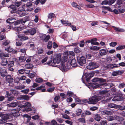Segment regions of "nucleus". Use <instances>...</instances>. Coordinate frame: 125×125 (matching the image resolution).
Listing matches in <instances>:
<instances>
[{"mask_svg": "<svg viewBox=\"0 0 125 125\" xmlns=\"http://www.w3.org/2000/svg\"><path fill=\"white\" fill-rule=\"evenodd\" d=\"M81 51V49L78 47L75 48L74 49V52L76 53H79Z\"/></svg>", "mask_w": 125, "mask_h": 125, "instance_id": "nucleus-44", "label": "nucleus"}, {"mask_svg": "<svg viewBox=\"0 0 125 125\" xmlns=\"http://www.w3.org/2000/svg\"><path fill=\"white\" fill-rule=\"evenodd\" d=\"M92 81L93 82H97V84L96 85H97L99 84H100L101 83H104L105 82V80L103 78H95L93 79Z\"/></svg>", "mask_w": 125, "mask_h": 125, "instance_id": "nucleus-11", "label": "nucleus"}, {"mask_svg": "<svg viewBox=\"0 0 125 125\" xmlns=\"http://www.w3.org/2000/svg\"><path fill=\"white\" fill-rule=\"evenodd\" d=\"M112 86V83H101L100 84H99L97 85L94 86H93L94 88H102V87H104V88L106 89H108Z\"/></svg>", "mask_w": 125, "mask_h": 125, "instance_id": "nucleus-4", "label": "nucleus"}, {"mask_svg": "<svg viewBox=\"0 0 125 125\" xmlns=\"http://www.w3.org/2000/svg\"><path fill=\"white\" fill-rule=\"evenodd\" d=\"M36 32V30L34 28L28 29L26 31H24L23 33L26 35L30 34L33 35L35 34Z\"/></svg>", "mask_w": 125, "mask_h": 125, "instance_id": "nucleus-6", "label": "nucleus"}, {"mask_svg": "<svg viewBox=\"0 0 125 125\" xmlns=\"http://www.w3.org/2000/svg\"><path fill=\"white\" fill-rule=\"evenodd\" d=\"M61 60V57L60 56H58L54 58L53 61V64H59Z\"/></svg>", "mask_w": 125, "mask_h": 125, "instance_id": "nucleus-14", "label": "nucleus"}, {"mask_svg": "<svg viewBox=\"0 0 125 125\" xmlns=\"http://www.w3.org/2000/svg\"><path fill=\"white\" fill-rule=\"evenodd\" d=\"M26 59L25 56H21L19 58V60L20 62L24 61Z\"/></svg>", "mask_w": 125, "mask_h": 125, "instance_id": "nucleus-54", "label": "nucleus"}, {"mask_svg": "<svg viewBox=\"0 0 125 125\" xmlns=\"http://www.w3.org/2000/svg\"><path fill=\"white\" fill-rule=\"evenodd\" d=\"M77 121L79 122H81L83 123H85V119L83 118H81L78 119Z\"/></svg>", "mask_w": 125, "mask_h": 125, "instance_id": "nucleus-46", "label": "nucleus"}, {"mask_svg": "<svg viewBox=\"0 0 125 125\" xmlns=\"http://www.w3.org/2000/svg\"><path fill=\"white\" fill-rule=\"evenodd\" d=\"M18 37L19 38L20 40L22 41L27 40L28 39L27 36L22 34L18 35Z\"/></svg>", "mask_w": 125, "mask_h": 125, "instance_id": "nucleus-16", "label": "nucleus"}, {"mask_svg": "<svg viewBox=\"0 0 125 125\" xmlns=\"http://www.w3.org/2000/svg\"><path fill=\"white\" fill-rule=\"evenodd\" d=\"M102 114L103 115H111L112 114V112L109 111L105 110L102 112Z\"/></svg>", "mask_w": 125, "mask_h": 125, "instance_id": "nucleus-31", "label": "nucleus"}, {"mask_svg": "<svg viewBox=\"0 0 125 125\" xmlns=\"http://www.w3.org/2000/svg\"><path fill=\"white\" fill-rule=\"evenodd\" d=\"M76 115L77 116L80 115L82 113V110L80 109H78L76 111Z\"/></svg>", "mask_w": 125, "mask_h": 125, "instance_id": "nucleus-49", "label": "nucleus"}, {"mask_svg": "<svg viewBox=\"0 0 125 125\" xmlns=\"http://www.w3.org/2000/svg\"><path fill=\"white\" fill-rule=\"evenodd\" d=\"M9 54L7 53H0V57H9Z\"/></svg>", "mask_w": 125, "mask_h": 125, "instance_id": "nucleus-34", "label": "nucleus"}, {"mask_svg": "<svg viewBox=\"0 0 125 125\" xmlns=\"http://www.w3.org/2000/svg\"><path fill=\"white\" fill-rule=\"evenodd\" d=\"M82 103H80V104L82 105L84 104L88 103L89 104V100H87L86 99H83L82 101Z\"/></svg>", "mask_w": 125, "mask_h": 125, "instance_id": "nucleus-45", "label": "nucleus"}, {"mask_svg": "<svg viewBox=\"0 0 125 125\" xmlns=\"http://www.w3.org/2000/svg\"><path fill=\"white\" fill-rule=\"evenodd\" d=\"M101 118V117L100 115L98 114L94 116V119L98 121H99Z\"/></svg>", "mask_w": 125, "mask_h": 125, "instance_id": "nucleus-40", "label": "nucleus"}, {"mask_svg": "<svg viewBox=\"0 0 125 125\" xmlns=\"http://www.w3.org/2000/svg\"><path fill=\"white\" fill-rule=\"evenodd\" d=\"M31 106V104L29 102L25 103L24 104V108H25L23 110L26 112L31 111L32 113H35L36 112L35 109L32 107V108L29 107Z\"/></svg>", "mask_w": 125, "mask_h": 125, "instance_id": "nucleus-2", "label": "nucleus"}, {"mask_svg": "<svg viewBox=\"0 0 125 125\" xmlns=\"http://www.w3.org/2000/svg\"><path fill=\"white\" fill-rule=\"evenodd\" d=\"M21 24L25 23L26 21L30 20V19L29 16H26L21 19Z\"/></svg>", "mask_w": 125, "mask_h": 125, "instance_id": "nucleus-22", "label": "nucleus"}, {"mask_svg": "<svg viewBox=\"0 0 125 125\" xmlns=\"http://www.w3.org/2000/svg\"><path fill=\"white\" fill-rule=\"evenodd\" d=\"M92 74V73H90L88 74L87 73H85L84 75H83L82 78V80L83 83H84V80H85V78H86V81L88 82H89V80L91 77V76H90V77H87V76L88 75L89 76H91V75Z\"/></svg>", "mask_w": 125, "mask_h": 125, "instance_id": "nucleus-12", "label": "nucleus"}, {"mask_svg": "<svg viewBox=\"0 0 125 125\" xmlns=\"http://www.w3.org/2000/svg\"><path fill=\"white\" fill-rule=\"evenodd\" d=\"M55 89V87H52L51 88L48 89L47 91L50 93H52Z\"/></svg>", "mask_w": 125, "mask_h": 125, "instance_id": "nucleus-63", "label": "nucleus"}, {"mask_svg": "<svg viewBox=\"0 0 125 125\" xmlns=\"http://www.w3.org/2000/svg\"><path fill=\"white\" fill-rule=\"evenodd\" d=\"M15 19L12 17H10L8 18L6 21V22L9 23H13L15 20Z\"/></svg>", "mask_w": 125, "mask_h": 125, "instance_id": "nucleus-23", "label": "nucleus"}, {"mask_svg": "<svg viewBox=\"0 0 125 125\" xmlns=\"http://www.w3.org/2000/svg\"><path fill=\"white\" fill-rule=\"evenodd\" d=\"M21 110V108H16L12 110L11 113L14 116H19L20 115L19 112Z\"/></svg>", "mask_w": 125, "mask_h": 125, "instance_id": "nucleus-8", "label": "nucleus"}, {"mask_svg": "<svg viewBox=\"0 0 125 125\" xmlns=\"http://www.w3.org/2000/svg\"><path fill=\"white\" fill-rule=\"evenodd\" d=\"M99 23L98 21H92L91 23V25L92 26H94L97 25Z\"/></svg>", "mask_w": 125, "mask_h": 125, "instance_id": "nucleus-59", "label": "nucleus"}, {"mask_svg": "<svg viewBox=\"0 0 125 125\" xmlns=\"http://www.w3.org/2000/svg\"><path fill=\"white\" fill-rule=\"evenodd\" d=\"M98 67L96 62H90L88 65L87 66L86 68L87 69L91 70L94 69Z\"/></svg>", "mask_w": 125, "mask_h": 125, "instance_id": "nucleus-5", "label": "nucleus"}, {"mask_svg": "<svg viewBox=\"0 0 125 125\" xmlns=\"http://www.w3.org/2000/svg\"><path fill=\"white\" fill-rule=\"evenodd\" d=\"M15 102H13L9 104V106L10 107H14L17 106L18 104L17 101L15 100Z\"/></svg>", "mask_w": 125, "mask_h": 125, "instance_id": "nucleus-29", "label": "nucleus"}, {"mask_svg": "<svg viewBox=\"0 0 125 125\" xmlns=\"http://www.w3.org/2000/svg\"><path fill=\"white\" fill-rule=\"evenodd\" d=\"M52 43L51 41H49L48 43V45H47V48L49 49H51L52 47Z\"/></svg>", "mask_w": 125, "mask_h": 125, "instance_id": "nucleus-38", "label": "nucleus"}, {"mask_svg": "<svg viewBox=\"0 0 125 125\" xmlns=\"http://www.w3.org/2000/svg\"><path fill=\"white\" fill-rule=\"evenodd\" d=\"M97 40V39L96 38H94L91 39V44L94 45Z\"/></svg>", "mask_w": 125, "mask_h": 125, "instance_id": "nucleus-57", "label": "nucleus"}, {"mask_svg": "<svg viewBox=\"0 0 125 125\" xmlns=\"http://www.w3.org/2000/svg\"><path fill=\"white\" fill-rule=\"evenodd\" d=\"M10 42L9 40H6L4 41L2 43L3 45L5 46H6L8 45Z\"/></svg>", "mask_w": 125, "mask_h": 125, "instance_id": "nucleus-51", "label": "nucleus"}, {"mask_svg": "<svg viewBox=\"0 0 125 125\" xmlns=\"http://www.w3.org/2000/svg\"><path fill=\"white\" fill-rule=\"evenodd\" d=\"M114 118L115 120H117L119 122L122 121L124 119L123 117L117 115L114 116Z\"/></svg>", "mask_w": 125, "mask_h": 125, "instance_id": "nucleus-26", "label": "nucleus"}, {"mask_svg": "<svg viewBox=\"0 0 125 125\" xmlns=\"http://www.w3.org/2000/svg\"><path fill=\"white\" fill-rule=\"evenodd\" d=\"M0 72L1 76L5 77L7 75V73L5 69L1 68L0 69Z\"/></svg>", "mask_w": 125, "mask_h": 125, "instance_id": "nucleus-20", "label": "nucleus"}, {"mask_svg": "<svg viewBox=\"0 0 125 125\" xmlns=\"http://www.w3.org/2000/svg\"><path fill=\"white\" fill-rule=\"evenodd\" d=\"M123 94H118L117 96L114 97L111 100L114 101H122L123 100V98L122 97Z\"/></svg>", "mask_w": 125, "mask_h": 125, "instance_id": "nucleus-10", "label": "nucleus"}, {"mask_svg": "<svg viewBox=\"0 0 125 125\" xmlns=\"http://www.w3.org/2000/svg\"><path fill=\"white\" fill-rule=\"evenodd\" d=\"M35 89L37 91L41 90L42 92H44L46 91L45 87L44 85H41L40 87L37 88Z\"/></svg>", "mask_w": 125, "mask_h": 125, "instance_id": "nucleus-27", "label": "nucleus"}, {"mask_svg": "<svg viewBox=\"0 0 125 125\" xmlns=\"http://www.w3.org/2000/svg\"><path fill=\"white\" fill-rule=\"evenodd\" d=\"M67 95H69L70 96L73 97L75 96V95L72 92L69 91L67 92Z\"/></svg>", "mask_w": 125, "mask_h": 125, "instance_id": "nucleus-42", "label": "nucleus"}, {"mask_svg": "<svg viewBox=\"0 0 125 125\" xmlns=\"http://www.w3.org/2000/svg\"><path fill=\"white\" fill-rule=\"evenodd\" d=\"M21 20H20L16 21H15L14 23V25H16L18 24H20V23L21 24Z\"/></svg>", "mask_w": 125, "mask_h": 125, "instance_id": "nucleus-55", "label": "nucleus"}, {"mask_svg": "<svg viewBox=\"0 0 125 125\" xmlns=\"http://www.w3.org/2000/svg\"><path fill=\"white\" fill-rule=\"evenodd\" d=\"M51 36L50 35H46L45 34H43L42 35L41 38L42 41L46 42L49 40Z\"/></svg>", "mask_w": 125, "mask_h": 125, "instance_id": "nucleus-9", "label": "nucleus"}, {"mask_svg": "<svg viewBox=\"0 0 125 125\" xmlns=\"http://www.w3.org/2000/svg\"><path fill=\"white\" fill-rule=\"evenodd\" d=\"M55 15L53 13H51L49 14L48 16V19H51Z\"/></svg>", "mask_w": 125, "mask_h": 125, "instance_id": "nucleus-43", "label": "nucleus"}, {"mask_svg": "<svg viewBox=\"0 0 125 125\" xmlns=\"http://www.w3.org/2000/svg\"><path fill=\"white\" fill-rule=\"evenodd\" d=\"M8 66L9 67L13 66L14 64V62L13 61H10L8 62Z\"/></svg>", "mask_w": 125, "mask_h": 125, "instance_id": "nucleus-56", "label": "nucleus"}, {"mask_svg": "<svg viewBox=\"0 0 125 125\" xmlns=\"http://www.w3.org/2000/svg\"><path fill=\"white\" fill-rule=\"evenodd\" d=\"M116 0H109L108 4L109 5H111L114 3Z\"/></svg>", "mask_w": 125, "mask_h": 125, "instance_id": "nucleus-62", "label": "nucleus"}, {"mask_svg": "<svg viewBox=\"0 0 125 125\" xmlns=\"http://www.w3.org/2000/svg\"><path fill=\"white\" fill-rule=\"evenodd\" d=\"M25 2L26 0H17L14 3L15 5H11L9 6V8L11 9L10 10V12L11 13H13L15 12L17 10V8L16 7H19L22 4V1Z\"/></svg>", "mask_w": 125, "mask_h": 125, "instance_id": "nucleus-1", "label": "nucleus"}, {"mask_svg": "<svg viewBox=\"0 0 125 125\" xmlns=\"http://www.w3.org/2000/svg\"><path fill=\"white\" fill-rule=\"evenodd\" d=\"M69 63L73 67H75L77 65L76 61L75 59H73L71 60V59L68 60Z\"/></svg>", "mask_w": 125, "mask_h": 125, "instance_id": "nucleus-15", "label": "nucleus"}, {"mask_svg": "<svg viewBox=\"0 0 125 125\" xmlns=\"http://www.w3.org/2000/svg\"><path fill=\"white\" fill-rule=\"evenodd\" d=\"M117 44V43L115 42H112L109 43L111 46L114 47Z\"/></svg>", "mask_w": 125, "mask_h": 125, "instance_id": "nucleus-64", "label": "nucleus"}, {"mask_svg": "<svg viewBox=\"0 0 125 125\" xmlns=\"http://www.w3.org/2000/svg\"><path fill=\"white\" fill-rule=\"evenodd\" d=\"M9 115L7 114H6L3 115L2 117V118L5 121L8 119L9 118Z\"/></svg>", "mask_w": 125, "mask_h": 125, "instance_id": "nucleus-36", "label": "nucleus"}, {"mask_svg": "<svg viewBox=\"0 0 125 125\" xmlns=\"http://www.w3.org/2000/svg\"><path fill=\"white\" fill-rule=\"evenodd\" d=\"M61 22L62 24L64 25L67 26L68 25L69 26V24L71 23L68 22V21H66L64 20H61Z\"/></svg>", "mask_w": 125, "mask_h": 125, "instance_id": "nucleus-33", "label": "nucleus"}, {"mask_svg": "<svg viewBox=\"0 0 125 125\" xmlns=\"http://www.w3.org/2000/svg\"><path fill=\"white\" fill-rule=\"evenodd\" d=\"M103 97L98 96L96 97H92L89 99V104H95L100 100L102 99Z\"/></svg>", "mask_w": 125, "mask_h": 125, "instance_id": "nucleus-3", "label": "nucleus"}, {"mask_svg": "<svg viewBox=\"0 0 125 125\" xmlns=\"http://www.w3.org/2000/svg\"><path fill=\"white\" fill-rule=\"evenodd\" d=\"M30 97L28 95H21L18 98V99L19 100H28L30 98Z\"/></svg>", "mask_w": 125, "mask_h": 125, "instance_id": "nucleus-24", "label": "nucleus"}, {"mask_svg": "<svg viewBox=\"0 0 125 125\" xmlns=\"http://www.w3.org/2000/svg\"><path fill=\"white\" fill-rule=\"evenodd\" d=\"M25 71L24 69L19 70L18 71V73L19 74H23L25 72Z\"/></svg>", "mask_w": 125, "mask_h": 125, "instance_id": "nucleus-52", "label": "nucleus"}, {"mask_svg": "<svg viewBox=\"0 0 125 125\" xmlns=\"http://www.w3.org/2000/svg\"><path fill=\"white\" fill-rule=\"evenodd\" d=\"M99 53L101 56L105 55L107 54L106 50L104 49H102L99 51Z\"/></svg>", "mask_w": 125, "mask_h": 125, "instance_id": "nucleus-25", "label": "nucleus"}, {"mask_svg": "<svg viewBox=\"0 0 125 125\" xmlns=\"http://www.w3.org/2000/svg\"><path fill=\"white\" fill-rule=\"evenodd\" d=\"M69 24V26L70 27H71L72 28V30L73 31H76L77 29L76 28V26H75L72 25L71 23H70Z\"/></svg>", "mask_w": 125, "mask_h": 125, "instance_id": "nucleus-50", "label": "nucleus"}, {"mask_svg": "<svg viewBox=\"0 0 125 125\" xmlns=\"http://www.w3.org/2000/svg\"><path fill=\"white\" fill-rule=\"evenodd\" d=\"M35 81L38 83H41L43 82V80L41 78H37L35 79Z\"/></svg>", "mask_w": 125, "mask_h": 125, "instance_id": "nucleus-58", "label": "nucleus"}, {"mask_svg": "<svg viewBox=\"0 0 125 125\" xmlns=\"http://www.w3.org/2000/svg\"><path fill=\"white\" fill-rule=\"evenodd\" d=\"M5 50V51L9 52H10L13 51V49L10 46L6 47Z\"/></svg>", "mask_w": 125, "mask_h": 125, "instance_id": "nucleus-32", "label": "nucleus"}, {"mask_svg": "<svg viewBox=\"0 0 125 125\" xmlns=\"http://www.w3.org/2000/svg\"><path fill=\"white\" fill-rule=\"evenodd\" d=\"M68 58L67 56H64L62 57L61 59L62 63H64L65 62H66Z\"/></svg>", "mask_w": 125, "mask_h": 125, "instance_id": "nucleus-35", "label": "nucleus"}, {"mask_svg": "<svg viewBox=\"0 0 125 125\" xmlns=\"http://www.w3.org/2000/svg\"><path fill=\"white\" fill-rule=\"evenodd\" d=\"M114 27V30L116 31L122 32H123L124 31V30L123 29L118 28L116 27Z\"/></svg>", "mask_w": 125, "mask_h": 125, "instance_id": "nucleus-53", "label": "nucleus"}, {"mask_svg": "<svg viewBox=\"0 0 125 125\" xmlns=\"http://www.w3.org/2000/svg\"><path fill=\"white\" fill-rule=\"evenodd\" d=\"M8 64V62L6 58H4L2 60L1 62V64L2 66H5Z\"/></svg>", "mask_w": 125, "mask_h": 125, "instance_id": "nucleus-21", "label": "nucleus"}, {"mask_svg": "<svg viewBox=\"0 0 125 125\" xmlns=\"http://www.w3.org/2000/svg\"><path fill=\"white\" fill-rule=\"evenodd\" d=\"M11 95V93L9 94L8 91H6V95L5 96L6 97H8V100L9 101H11L14 99V97L13 96H11L10 97H9V96H10Z\"/></svg>", "mask_w": 125, "mask_h": 125, "instance_id": "nucleus-18", "label": "nucleus"}, {"mask_svg": "<svg viewBox=\"0 0 125 125\" xmlns=\"http://www.w3.org/2000/svg\"><path fill=\"white\" fill-rule=\"evenodd\" d=\"M85 42L84 41H81L79 43V45L80 47H84Z\"/></svg>", "mask_w": 125, "mask_h": 125, "instance_id": "nucleus-61", "label": "nucleus"}, {"mask_svg": "<svg viewBox=\"0 0 125 125\" xmlns=\"http://www.w3.org/2000/svg\"><path fill=\"white\" fill-rule=\"evenodd\" d=\"M123 73V71L122 70L114 71L112 73V75L113 76H115L118 75L122 74Z\"/></svg>", "mask_w": 125, "mask_h": 125, "instance_id": "nucleus-17", "label": "nucleus"}, {"mask_svg": "<svg viewBox=\"0 0 125 125\" xmlns=\"http://www.w3.org/2000/svg\"><path fill=\"white\" fill-rule=\"evenodd\" d=\"M125 48V46L124 45H119L116 48V50H120Z\"/></svg>", "mask_w": 125, "mask_h": 125, "instance_id": "nucleus-37", "label": "nucleus"}, {"mask_svg": "<svg viewBox=\"0 0 125 125\" xmlns=\"http://www.w3.org/2000/svg\"><path fill=\"white\" fill-rule=\"evenodd\" d=\"M62 117L68 120H70L71 119L70 117L66 114H62Z\"/></svg>", "mask_w": 125, "mask_h": 125, "instance_id": "nucleus-39", "label": "nucleus"}, {"mask_svg": "<svg viewBox=\"0 0 125 125\" xmlns=\"http://www.w3.org/2000/svg\"><path fill=\"white\" fill-rule=\"evenodd\" d=\"M71 5L73 7H77L79 10H80L81 9V7L78 5L75 2H73L71 4Z\"/></svg>", "mask_w": 125, "mask_h": 125, "instance_id": "nucleus-30", "label": "nucleus"}, {"mask_svg": "<svg viewBox=\"0 0 125 125\" xmlns=\"http://www.w3.org/2000/svg\"><path fill=\"white\" fill-rule=\"evenodd\" d=\"M106 119L109 121H111L115 119L114 116H107Z\"/></svg>", "mask_w": 125, "mask_h": 125, "instance_id": "nucleus-41", "label": "nucleus"}, {"mask_svg": "<svg viewBox=\"0 0 125 125\" xmlns=\"http://www.w3.org/2000/svg\"><path fill=\"white\" fill-rule=\"evenodd\" d=\"M61 63L60 66V69L63 72L66 71L67 69L66 67L65 66V64L62 62Z\"/></svg>", "mask_w": 125, "mask_h": 125, "instance_id": "nucleus-19", "label": "nucleus"}, {"mask_svg": "<svg viewBox=\"0 0 125 125\" xmlns=\"http://www.w3.org/2000/svg\"><path fill=\"white\" fill-rule=\"evenodd\" d=\"M57 123L56 120H52L51 122V125H57Z\"/></svg>", "mask_w": 125, "mask_h": 125, "instance_id": "nucleus-60", "label": "nucleus"}, {"mask_svg": "<svg viewBox=\"0 0 125 125\" xmlns=\"http://www.w3.org/2000/svg\"><path fill=\"white\" fill-rule=\"evenodd\" d=\"M119 67L118 64H109L105 66L106 68L110 69Z\"/></svg>", "mask_w": 125, "mask_h": 125, "instance_id": "nucleus-13", "label": "nucleus"}, {"mask_svg": "<svg viewBox=\"0 0 125 125\" xmlns=\"http://www.w3.org/2000/svg\"><path fill=\"white\" fill-rule=\"evenodd\" d=\"M29 89L27 88L26 89L21 90V92L25 94H27L29 92Z\"/></svg>", "mask_w": 125, "mask_h": 125, "instance_id": "nucleus-48", "label": "nucleus"}, {"mask_svg": "<svg viewBox=\"0 0 125 125\" xmlns=\"http://www.w3.org/2000/svg\"><path fill=\"white\" fill-rule=\"evenodd\" d=\"M6 80L7 82L10 83H12L13 81V79L10 75H8L6 76Z\"/></svg>", "mask_w": 125, "mask_h": 125, "instance_id": "nucleus-28", "label": "nucleus"}, {"mask_svg": "<svg viewBox=\"0 0 125 125\" xmlns=\"http://www.w3.org/2000/svg\"><path fill=\"white\" fill-rule=\"evenodd\" d=\"M77 61L79 65L83 66V65L85 64L86 62V60L85 58L83 56H82L77 58Z\"/></svg>", "mask_w": 125, "mask_h": 125, "instance_id": "nucleus-7", "label": "nucleus"}, {"mask_svg": "<svg viewBox=\"0 0 125 125\" xmlns=\"http://www.w3.org/2000/svg\"><path fill=\"white\" fill-rule=\"evenodd\" d=\"M90 49L93 51L97 50L100 49V47H99L94 46L91 47L90 48Z\"/></svg>", "mask_w": 125, "mask_h": 125, "instance_id": "nucleus-47", "label": "nucleus"}]
</instances>
